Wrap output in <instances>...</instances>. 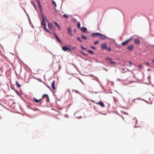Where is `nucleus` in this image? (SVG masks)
Masks as SVG:
<instances>
[{
    "instance_id": "obj_33",
    "label": "nucleus",
    "mask_w": 154,
    "mask_h": 154,
    "mask_svg": "<svg viewBox=\"0 0 154 154\" xmlns=\"http://www.w3.org/2000/svg\"><path fill=\"white\" fill-rule=\"evenodd\" d=\"M98 43V41H96L94 42V45H96Z\"/></svg>"
},
{
    "instance_id": "obj_35",
    "label": "nucleus",
    "mask_w": 154,
    "mask_h": 154,
    "mask_svg": "<svg viewBox=\"0 0 154 154\" xmlns=\"http://www.w3.org/2000/svg\"><path fill=\"white\" fill-rule=\"evenodd\" d=\"M145 64H146V65L148 66H150L149 64V63H145Z\"/></svg>"
},
{
    "instance_id": "obj_13",
    "label": "nucleus",
    "mask_w": 154,
    "mask_h": 154,
    "mask_svg": "<svg viewBox=\"0 0 154 154\" xmlns=\"http://www.w3.org/2000/svg\"><path fill=\"white\" fill-rule=\"evenodd\" d=\"M54 35L55 36V37L57 39V41L59 42V43H62V42L61 41L60 39L58 38V37L57 36V35L56 34V33H54Z\"/></svg>"
},
{
    "instance_id": "obj_41",
    "label": "nucleus",
    "mask_w": 154,
    "mask_h": 154,
    "mask_svg": "<svg viewBox=\"0 0 154 154\" xmlns=\"http://www.w3.org/2000/svg\"><path fill=\"white\" fill-rule=\"evenodd\" d=\"M152 63H154V59L152 60Z\"/></svg>"
},
{
    "instance_id": "obj_44",
    "label": "nucleus",
    "mask_w": 154,
    "mask_h": 154,
    "mask_svg": "<svg viewBox=\"0 0 154 154\" xmlns=\"http://www.w3.org/2000/svg\"><path fill=\"white\" fill-rule=\"evenodd\" d=\"M67 91L69 92L70 91V90H67Z\"/></svg>"
},
{
    "instance_id": "obj_39",
    "label": "nucleus",
    "mask_w": 154,
    "mask_h": 154,
    "mask_svg": "<svg viewBox=\"0 0 154 154\" xmlns=\"http://www.w3.org/2000/svg\"><path fill=\"white\" fill-rule=\"evenodd\" d=\"M91 101H92V102H93V103H96V102H95V101H94L93 100H91Z\"/></svg>"
},
{
    "instance_id": "obj_16",
    "label": "nucleus",
    "mask_w": 154,
    "mask_h": 154,
    "mask_svg": "<svg viewBox=\"0 0 154 154\" xmlns=\"http://www.w3.org/2000/svg\"><path fill=\"white\" fill-rule=\"evenodd\" d=\"M81 29L84 32H85L87 30V28L85 27H82L81 28Z\"/></svg>"
},
{
    "instance_id": "obj_27",
    "label": "nucleus",
    "mask_w": 154,
    "mask_h": 154,
    "mask_svg": "<svg viewBox=\"0 0 154 154\" xmlns=\"http://www.w3.org/2000/svg\"><path fill=\"white\" fill-rule=\"evenodd\" d=\"M31 3L34 6V8H36V7H35V5L34 2H32V1L31 2Z\"/></svg>"
},
{
    "instance_id": "obj_25",
    "label": "nucleus",
    "mask_w": 154,
    "mask_h": 154,
    "mask_svg": "<svg viewBox=\"0 0 154 154\" xmlns=\"http://www.w3.org/2000/svg\"><path fill=\"white\" fill-rule=\"evenodd\" d=\"M88 51L91 54H94V53L92 51L88 50Z\"/></svg>"
},
{
    "instance_id": "obj_5",
    "label": "nucleus",
    "mask_w": 154,
    "mask_h": 154,
    "mask_svg": "<svg viewBox=\"0 0 154 154\" xmlns=\"http://www.w3.org/2000/svg\"><path fill=\"white\" fill-rule=\"evenodd\" d=\"M100 38L104 40L106 38V36L105 35H103L101 33H100L99 37Z\"/></svg>"
},
{
    "instance_id": "obj_21",
    "label": "nucleus",
    "mask_w": 154,
    "mask_h": 154,
    "mask_svg": "<svg viewBox=\"0 0 154 154\" xmlns=\"http://www.w3.org/2000/svg\"><path fill=\"white\" fill-rule=\"evenodd\" d=\"M16 85L18 87H20L21 86V85H20L17 81L16 82Z\"/></svg>"
},
{
    "instance_id": "obj_2",
    "label": "nucleus",
    "mask_w": 154,
    "mask_h": 154,
    "mask_svg": "<svg viewBox=\"0 0 154 154\" xmlns=\"http://www.w3.org/2000/svg\"><path fill=\"white\" fill-rule=\"evenodd\" d=\"M46 23L45 21H42V27H43V28L44 29L46 30L47 32H49L48 29H46Z\"/></svg>"
},
{
    "instance_id": "obj_47",
    "label": "nucleus",
    "mask_w": 154,
    "mask_h": 154,
    "mask_svg": "<svg viewBox=\"0 0 154 154\" xmlns=\"http://www.w3.org/2000/svg\"><path fill=\"white\" fill-rule=\"evenodd\" d=\"M153 47L154 48V45L153 46Z\"/></svg>"
},
{
    "instance_id": "obj_14",
    "label": "nucleus",
    "mask_w": 154,
    "mask_h": 154,
    "mask_svg": "<svg viewBox=\"0 0 154 154\" xmlns=\"http://www.w3.org/2000/svg\"><path fill=\"white\" fill-rule=\"evenodd\" d=\"M33 100L35 102H37V103H38V102H40V101H42V99L41 98L39 100H37V99H36V98H33Z\"/></svg>"
},
{
    "instance_id": "obj_45",
    "label": "nucleus",
    "mask_w": 154,
    "mask_h": 154,
    "mask_svg": "<svg viewBox=\"0 0 154 154\" xmlns=\"http://www.w3.org/2000/svg\"><path fill=\"white\" fill-rule=\"evenodd\" d=\"M83 54L84 55H86V54Z\"/></svg>"
},
{
    "instance_id": "obj_24",
    "label": "nucleus",
    "mask_w": 154,
    "mask_h": 154,
    "mask_svg": "<svg viewBox=\"0 0 154 154\" xmlns=\"http://www.w3.org/2000/svg\"><path fill=\"white\" fill-rule=\"evenodd\" d=\"M68 31L69 33H70L71 32H72V31L71 30V27H69L68 29Z\"/></svg>"
},
{
    "instance_id": "obj_12",
    "label": "nucleus",
    "mask_w": 154,
    "mask_h": 154,
    "mask_svg": "<svg viewBox=\"0 0 154 154\" xmlns=\"http://www.w3.org/2000/svg\"><path fill=\"white\" fill-rule=\"evenodd\" d=\"M48 26L49 28L51 29H53L54 28V26L52 23H48Z\"/></svg>"
},
{
    "instance_id": "obj_8",
    "label": "nucleus",
    "mask_w": 154,
    "mask_h": 154,
    "mask_svg": "<svg viewBox=\"0 0 154 154\" xmlns=\"http://www.w3.org/2000/svg\"><path fill=\"white\" fill-rule=\"evenodd\" d=\"M51 87L53 91L56 89V88L55 86V81L54 80L51 84Z\"/></svg>"
},
{
    "instance_id": "obj_20",
    "label": "nucleus",
    "mask_w": 154,
    "mask_h": 154,
    "mask_svg": "<svg viewBox=\"0 0 154 154\" xmlns=\"http://www.w3.org/2000/svg\"><path fill=\"white\" fill-rule=\"evenodd\" d=\"M128 65H127L128 66H131L132 65V62L130 61H128L127 62Z\"/></svg>"
},
{
    "instance_id": "obj_1",
    "label": "nucleus",
    "mask_w": 154,
    "mask_h": 154,
    "mask_svg": "<svg viewBox=\"0 0 154 154\" xmlns=\"http://www.w3.org/2000/svg\"><path fill=\"white\" fill-rule=\"evenodd\" d=\"M42 101L44 100L47 103H48L50 101V99L48 95L47 94H44L42 97Z\"/></svg>"
},
{
    "instance_id": "obj_29",
    "label": "nucleus",
    "mask_w": 154,
    "mask_h": 154,
    "mask_svg": "<svg viewBox=\"0 0 154 154\" xmlns=\"http://www.w3.org/2000/svg\"><path fill=\"white\" fill-rule=\"evenodd\" d=\"M52 3L55 6V7L57 6V5L56 4V3L54 1H53L52 2Z\"/></svg>"
},
{
    "instance_id": "obj_7",
    "label": "nucleus",
    "mask_w": 154,
    "mask_h": 154,
    "mask_svg": "<svg viewBox=\"0 0 154 154\" xmlns=\"http://www.w3.org/2000/svg\"><path fill=\"white\" fill-rule=\"evenodd\" d=\"M101 48L103 50L106 49V44L104 43L102 44L101 45Z\"/></svg>"
},
{
    "instance_id": "obj_19",
    "label": "nucleus",
    "mask_w": 154,
    "mask_h": 154,
    "mask_svg": "<svg viewBox=\"0 0 154 154\" xmlns=\"http://www.w3.org/2000/svg\"><path fill=\"white\" fill-rule=\"evenodd\" d=\"M105 59L108 61H109V62H110V61H111L112 59L110 57H106L105 58Z\"/></svg>"
},
{
    "instance_id": "obj_40",
    "label": "nucleus",
    "mask_w": 154,
    "mask_h": 154,
    "mask_svg": "<svg viewBox=\"0 0 154 154\" xmlns=\"http://www.w3.org/2000/svg\"><path fill=\"white\" fill-rule=\"evenodd\" d=\"M124 114H127H127H128V113H126V112H124Z\"/></svg>"
},
{
    "instance_id": "obj_28",
    "label": "nucleus",
    "mask_w": 154,
    "mask_h": 154,
    "mask_svg": "<svg viewBox=\"0 0 154 154\" xmlns=\"http://www.w3.org/2000/svg\"><path fill=\"white\" fill-rule=\"evenodd\" d=\"M77 39L79 41H80V42H82V40L80 39V38L79 37H77Z\"/></svg>"
},
{
    "instance_id": "obj_6",
    "label": "nucleus",
    "mask_w": 154,
    "mask_h": 154,
    "mask_svg": "<svg viewBox=\"0 0 154 154\" xmlns=\"http://www.w3.org/2000/svg\"><path fill=\"white\" fill-rule=\"evenodd\" d=\"M100 33L98 32L93 33L92 34V36L93 37H94L95 36H98L99 37Z\"/></svg>"
},
{
    "instance_id": "obj_23",
    "label": "nucleus",
    "mask_w": 154,
    "mask_h": 154,
    "mask_svg": "<svg viewBox=\"0 0 154 154\" xmlns=\"http://www.w3.org/2000/svg\"><path fill=\"white\" fill-rule=\"evenodd\" d=\"M38 7L39 8V9H40V10H41V9H42V6H41V3H39V4H38Z\"/></svg>"
},
{
    "instance_id": "obj_43",
    "label": "nucleus",
    "mask_w": 154,
    "mask_h": 154,
    "mask_svg": "<svg viewBox=\"0 0 154 154\" xmlns=\"http://www.w3.org/2000/svg\"><path fill=\"white\" fill-rule=\"evenodd\" d=\"M104 69L106 71H107V70L106 69H105V68Z\"/></svg>"
},
{
    "instance_id": "obj_15",
    "label": "nucleus",
    "mask_w": 154,
    "mask_h": 154,
    "mask_svg": "<svg viewBox=\"0 0 154 154\" xmlns=\"http://www.w3.org/2000/svg\"><path fill=\"white\" fill-rule=\"evenodd\" d=\"M54 23L55 26L57 27L60 30L61 29L60 26L57 23L54 22Z\"/></svg>"
},
{
    "instance_id": "obj_36",
    "label": "nucleus",
    "mask_w": 154,
    "mask_h": 154,
    "mask_svg": "<svg viewBox=\"0 0 154 154\" xmlns=\"http://www.w3.org/2000/svg\"><path fill=\"white\" fill-rule=\"evenodd\" d=\"M36 1H37V3L38 4L40 3V0H36Z\"/></svg>"
},
{
    "instance_id": "obj_38",
    "label": "nucleus",
    "mask_w": 154,
    "mask_h": 154,
    "mask_svg": "<svg viewBox=\"0 0 154 154\" xmlns=\"http://www.w3.org/2000/svg\"><path fill=\"white\" fill-rule=\"evenodd\" d=\"M69 33L71 36H72V32H71L70 33Z\"/></svg>"
},
{
    "instance_id": "obj_10",
    "label": "nucleus",
    "mask_w": 154,
    "mask_h": 154,
    "mask_svg": "<svg viewBox=\"0 0 154 154\" xmlns=\"http://www.w3.org/2000/svg\"><path fill=\"white\" fill-rule=\"evenodd\" d=\"M62 50L64 51H66L67 50H68L69 51H71L70 49L66 46H63L62 47Z\"/></svg>"
},
{
    "instance_id": "obj_46",
    "label": "nucleus",
    "mask_w": 154,
    "mask_h": 154,
    "mask_svg": "<svg viewBox=\"0 0 154 154\" xmlns=\"http://www.w3.org/2000/svg\"><path fill=\"white\" fill-rule=\"evenodd\" d=\"M48 87L49 88H50V87H49V86H48Z\"/></svg>"
},
{
    "instance_id": "obj_37",
    "label": "nucleus",
    "mask_w": 154,
    "mask_h": 154,
    "mask_svg": "<svg viewBox=\"0 0 154 154\" xmlns=\"http://www.w3.org/2000/svg\"><path fill=\"white\" fill-rule=\"evenodd\" d=\"M107 49L108 51H110L111 50V49L110 47H109V48H108Z\"/></svg>"
},
{
    "instance_id": "obj_9",
    "label": "nucleus",
    "mask_w": 154,
    "mask_h": 154,
    "mask_svg": "<svg viewBox=\"0 0 154 154\" xmlns=\"http://www.w3.org/2000/svg\"><path fill=\"white\" fill-rule=\"evenodd\" d=\"M42 21H45H45H46L47 22L48 21V20L46 16H44L42 15Z\"/></svg>"
},
{
    "instance_id": "obj_3",
    "label": "nucleus",
    "mask_w": 154,
    "mask_h": 154,
    "mask_svg": "<svg viewBox=\"0 0 154 154\" xmlns=\"http://www.w3.org/2000/svg\"><path fill=\"white\" fill-rule=\"evenodd\" d=\"M134 43L138 45H140V41L138 38H136L134 39Z\"/></svg>"
},
{
    "instance_id": "obj_4",
    "label": "nucleus",
    "mask_w": 154,
    "mask_h": 154,
    "mask_svg": "<svg viewBox=\"0 0 154 154\" xmlns=\"http://www.w3.org/2000/svg\"><path fill=\"white\" fill-rule=\"evenodd\" d=\"M96 103L100 105L102 107H104L105 106V105L101 101L99 102Z\"/></svg>"
},
{
    "instance_id": "obj_31",
    "label": "nucleus",
    "mask_w": 154,
    "mask_h": 154,
    "mask_svg": "<svg viewBox=\"0 0 154 154\" xmlns=\"http://www.w3.org/2000/svg\"><path fill=\"white\" fill-rule=\"evenodd\" d=\"M132 38H130L128 39L127 40V41H128V42L129 41H130L131 40H132Z\"/></svg>"
},
{
    "instance_id": "obj_22",
    "label": "nucleus",
    "mask_w": 154,
    "mask_h": 154,
    "mask_svg": "<svg viewBox=\"0 0 154 154\" xmlns=\"http://www.w3.org/2000/svg\"><path fill=\"white\" fill-rule=\"evenodd\" d=\"M81 38L82 39H84L85 40L87 39L86 37L84 35H81Z\"/></svg>"
},
{
    "instance_id": "obj_18",
    "label": "nucleus",
    "mask_w": 154,
    "mask_h": 154,
    "mask_svg": "<svg viewBox=\"0 0 154 154\" xmlns=\"http://www.w3.org/2000/svg\"><path fill=\"white\" fill-rule=\"evenodd\" d=\"M128 43V41H127V40H126V41L122 42V46H124Z\"/></svg>"
},
{
    "instance_id": "obj_11",
    "label": "nucleus",
    "mask_w": 154,
    "mask_h": 154,
    "mask_svg": "<svg viewBox=\"0 0 154 154\" xmlns=\"http://www.w3.org/2000/svg\"><path fill=\"white\" fill-rule=\"evenodd\" d=\"M134 46L133 45H130L128 46L127 48V49L129 51H132L133 50Z\"/></svg>"
},
{
    "instance_id": "obj_42",
    "label": "nucleus",
    "mask_w": 154,
    "mask_h": 154,
    "mask_svg": "<svg viewBox=\"0 0 154 154\" xmlns=\"http://www.w3.org/2000/svg\"><path fill=\"white\" fill-rule=\"evenodd\" d=\"M83 49H84V50H85L86 49V48L84 47H83Z\"/></svg>"
},
{
    "instance_id": "obj_32",
    "label": "nucleus",
    "mask_w": 154,
    "mask_h": 154,
    "mask_svg": "<svg viewBox=\"0 0 154 154\" xmlns=\"http://www.w3.org/2000/svg\"><path fill=\"white\" fill-rule=\"evenodd\" d=\"M91 48L95 50L96 49V48L95 47L93 46H91Z\"/></svg>"
},
{
    "instance_id": "obj_17",
    "label": "nucleus",
    "mask_w": 154,
    "mask_h": 154,
    "mask_svg": "<svg viewBox=\"0 0 154 154\" xmlns=\"http://www.w3.org/2000/svg\"><path fill=\"white\" fill-rule=\"evenodd\" d=\"M110 63L113 66H114L116 64V62L113 61H110Z\"/></svg>"
},
{
    "instance_id": "obj_34",
    "label": "nucleus",
    "mask_w": 154,
    "mask_h": 154,
    "mask_svg": "<svg viewBox=\"0 0 154 154\" xmlns=\"http://www.w3.org/2000/svg\"><path fill=\"white\" fill-rule=\"evenodd\" d=\"M63 17H65V18H68V16H67V15L66 14H64L63 15Z\"/></svg>"
},
{
    "instance_id": "obj_26",
    "label": "nucleus",
    "mask_w": 154,
    "mask_h": 154,
    "mask_svg": "<svg viewBox=\"0 0 154 154\" xmlns=\"http://www.w3.org/2000/svg\"><path fill=\"white\" fill-rule=\"evenodd\" d=\"M80 23L79 22H78L77 23V27L78 28H80Z\"/></svg>"
},
{
    "instance_id": "obj_30",
    "label": "nucleus",
    "mask_w": 154,
    "mask_h": 154,
    "mask_svg": "<svg viewBox=\"0 0 154 154\" xmlns=\"http://www.w3.org/2000/svg\"><path fill=\"white\" fill-rule=\"evenodd\" d=\"M138 67L139 68H143V66H142V65L141 64H140V65H139Z\"/></svg>"
}]
</instances>
